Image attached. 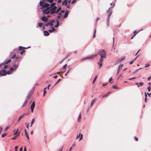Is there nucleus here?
Listing matches in <instances>:
<instances>
[{
  "label": "nucleus",
  "instance_id": "nucleus-61",
  "mask_svg": "<svg viewBox=\"0 0 151 151\" xmlns=\"http://www.w3.org/2000/svg\"><path fill=\"white\" fill-rule=\"evenodd\" d=\"M133 63V60H132L129 62L130 64H132Z\"/></svg>",
  "mask_w": 151,
  "mask_h": 151
},
{
  "label": "nucleus",
  "instance_id": "nucleus-64",
  "mask_svg": "<svg viewBox=\"0 0 151 151\" xmlns=\"http://www.w3.org/2000/svg\"><path fill=\"white\" fill-rule=\"evenodd\" d=\"M107 84V83H104L102 84L103 86H106Z\"/></svg>",
  "mask_w": 151,
  "mask_h": 151
},
{
  "label": "nucleus",
  "instance_id": "nucleus-16",
  "mask_svg": "<svg viewBox=\"0 0 151 151\" xmlns=\"http://www.w3.org/2000/svg\"><path fill=\"white\" fill-rule=\"evenodd\" d=\"M57 9V7L55 6H54L50 8L51 11L55 10Z\"/></svg>",
  "mask_w": 151,
  "mask_h": 151
},
{
  "label": "nucleus",
  "instance_id": "nucleus-4",
  "mask_svg": "<svg viewBox=\"0 0 151 151\" xmlns=\"http://www.w3.org/2000/svg\"><path fill=\"white\" fill-rule=\"evenodd\" d=\"M98 54L101 58H106V54L104 50H101L98 52Z\"/></svg>",
  "mask_w": 151,
  "mask_h": 151
},
{
  "label": "nucleus",
  "instance_id": "nucleus-12",
  "mask_svg": "<svg viewBox=\"0 0 151 151\" xmlns=\"http://www.w3.org/2000/svg\"><path fill=\"white\" fill-rule=\"evenodd\" d=\"M14 67H11L10 68L9 70L7 71V73L8 74H10L12 73V71L14 70Z\"/></svg>",
  "mask_w": 151,
  "mask_h": 151
},
{
  "label": "nucleus",
  "instance_id": "nucleus-6",
  "mask_svg": "<svg viewBox=\"0 0 151 151\" xmlns=\"http://www.w3.org/2000/svg\"><path fill=\"white\" fill-rule=\"evenodd\" d=\"M61 7H59L57 9H56L55 10L51 11V14H52L55 13L57 14L61 10Z\"/></svg>",
  "mask_w": 151,
  "mask_h": 151
},
{
  "label": "nucleus",
  "instance_id": "nucleus-60",
  "mask_svg": "<svg viewBox=\"0 0 151 151\" xmlns=\"http://www.w3.org/2000/svg\"><path fill=\"white\" fill-rule=\"evenodd\" d=\"M60 12L62 13H64L65 12V11L64 10H61Z\"/></svg>",
  "mask_w": 151,
  "mask_h": 151
},
{
  "label": "nucleus",
  "instance_id": "nucleus-25",
  "mask_svg": "<svg viewBox=\"0 0 151 151\" xmlns=\"http://www.w3.org/2000/svg\"><path fill=\"white\" fill-rule=\"evenodd\" d=\"M71 68H70L68 71H67V72L65 73V76H66L67 74H68V73L70 71V70H71Z\"/></svg>",
  "mask_w": 151,
  "mask_h": 151
},
{
  "label": "nucleus",
  "instance_id": "nucleus-53",
  "mask_svg": "<svg viewBox=\"0 0 151 151\" xmlns=\"http://www.w3.org/2000/svg\"><path fill=\"white\" fill-rule=\"evenodd\" d=\"M100 19V18L99 17H97L96 18L95 20L96 21H98V20H99Z\"/></svg>",
  "mask_w": 151,
  "mask_h": 151
},
{
  "label": "nucleus",
  "instance_id": "nucleus-39",
  "mask_svg": "<svg viewBox=\"0 0 151 151\" xmlns=\"http://www.w3.org/2000/svg\"><path fill=\"white\" fill-rule=\"evenodd\" d=\"M42 24H43L42 23H38L39 26L40 27H41L42 25Z\"/></svg>",
  "mask_w": 151,
  "mask_h": 151
},
{
  "label": "nucleus",
  "instance_id": "nucleus-19",
  "mask_svg": "<svg viewBox=\"0 0 151 151\" xmlns=\"http://www.w3.org/2000/svg\"><path fill=\"white\" fill-rule=\"evenodd\" d=\"M11 61V59H9L8 60L6 61H5L4 62V63H5V64H7L9 63Z\"/></svg>",
  "mask_w": 151,
  "mask_h": 151
},
{
  "label": "nucleus",
  "instance_id": "nucleus-23",
  "mask_svg": "<svg viewBox=\"0 0 151 151\" xmlns=\"http://www.w3.org/2000/svg\"><path fill=\"white\" fill-rule=\"evenodd\" d=\"M121 62V60L119 59H118L116 61V62L115 63V65H116L118 64L119 63Z\"/></svg>",
  "mask_w": 151,
  "mask_h": 151
},
{
  "label": "nucleus",
  "instance_id": "nucleus-1",
  "mask_svg": "<svg viewBox=\"0 0 151 151\" xmlns=\"http://www.w3.org/2000/svg\"><path fill=\"white\" fill-rule=\"evenodd\" d=\"M39 5L41 6L40 9L43 14L44 15L51 14V10L50 9L49 4L45 3L44 1H40Z\"/></svg>",
  "mask_w": 151,
  "mask_h": 151
},
{
  "label": "nucleus",
  "instance_id": "nucleus-48",
  "mask_svg": "<svg viewBox=\"0 0 151 151\" xmlns=\"http://www.w3.org/2000/svg\"><path fill=\"white\" fill-rule=\"evenodd\" d=\"M81 133H79V135H78L77 136V137H76V139H78L79 137H80V136L81 135Z\"/></svg>",
  "mask_w": 151,
  "mask_h": 151
},
{
  "label": "nucleus",
  "instance_id": "nucleus-52",
  "mask_svg": "<svg viewBox=\"0 0 151 151\" xmlns=\"http://www.w3.org/2000/svg\"><path fill=\"white\" fill-rule=\"evenodd\" d=\"M147 90L149 92H150V86L148 88Z\"/></svg>",
  "mask_w": 151,
  "mask_h": 151
},
{
  "label": "nucleus",
  "instance_id": "nucleus-33",
  "mask_svg": "<svg viewBox=\"0 0 151 151\" xmlns=\"http://www.w3.org/2000/svg\"><path fill=\"white\" fill-rule=\"evenodd\" d=\"M53 1V0H47L46 1L50 3H52Z\"/></svg>",
  "mask_w": 151,
  "mask_h": 151
},
{
  "label": "nucleus",
  "instance_id": "nucleus-49",
  "mask_svg": "<svg viewBox=\"0 0 151 151\" xmlns=\"http://www.w3.org/2000/svg\"><path fill=\"white\" fill-rule=\"evenodd\" d=\"M18 129H17L16 132L14 133V135L16 134H17V132H18Z\"/></svg>",
  "mask_w": 151,
  "mask_h": 151
},
{
  "label": "nucleus",
  "instance_id": "nucleus-14",
  "mask_svg": "<svg viewBox=\"0 0 151 151\" xmlns=\"http://www.w3.org/2000/svg\"><path fill=\"white\" fill-rule=\"evenodd\" d=\"M49 32H48L47 31H44L43 33L44 34V35L45 36H47L49 35Z\"/></svg>",
  "mask_w": 151,
  "mask_h": 151
},
{
  "label": "nucleus",
  "instance_id": "nucleus-3",
  "mask_svg": "<svg viewBox=\"0 0 151 151\" xmlns=\"http://www.w3.org/2000/svg\"><path fill=\"white\" fill-rule=\"evenodd\" d=\"M57 14L58 15L56 17V20H55L56 24L54 25V27L55 28L58 27L59 26V20H63V16L62 14V13L60 12Z\"/></svg>",
  "mask_w": 151,
  "mask_h": 151
},
{
  "label": "nucleus",
  "instance_id": "nucleus-21",
  "mask_svg": "<svg viewBox=\"0 0 151 151\" xmlns=\"http://www.w3.org/2000/svg\"><path fill=\"white\" fill-rule=\"evenodd\" d=\"M98 64L100 66V68L102 65V62L99 61L98 62Z\"/></svg>",
  "mask_w": 151,
  "mask_h": 151
},
{
  "label": "nucleus",
  "instance_id": "nucleus-5",
  "mask_svg": "<svg viewBox=\"0 0 151 151\" xmlns=\"http://www.w3.org/2000/svg\"><path fill=\"white\" fill-rule=\"evenodd\" d=\"M97 55L96 54H95V55H91V56H87L85 58H82L81 60V61H83L85 60L91 59H93V58H95L96 56Z\"/></svg>",
  "mask_w": 151,
  "mask_h": 151
},
{
  "label": "nucleus",
  "instance_id": "nucleus-8",
  "mask_svg": "<svg viewBox=\"0 0 151 151\" xmlns=\"http://www.w3.org/2000/svg\"><path fill=\"white\" fill-rule=\"evenodd\" d=\"M35 106V102L33 101L30 106V108L31 109V111L32 112L33 111L34 108Z\"/></svg>",
  "mask_w": 151,
  "mask_h": 151
},
{
  "label": "nucleus",
  "instance_id": "nucleus-20",
  "mask_svg": "<svg viewBox=\"0 0 151 151\" xmlns=\"http://www.w3.org/2000/svg\"><path fill=\"white\" fill-rule=\"evenodd\" d=\"M95 100L93 99L91 101V106H93V104L94 103Z\"/></svg>",
  "mask_w": 151,
  "mask_h": 151
},
{
  "label": "nucleus",
  "instance_id": "nucleus-13",
  "mask_svg": "<svg viewBox=\"0 0 151 151\" xmlns=\"http://www.w3.org/2000/svg\"><path fill=\"white\" fill-rule=\"evenodd\" d=\"M123 65H119L118 67V68L117 71V74H118L119 73V70L120 68H121L122 67Z\"/></svg>",
  "mask_w": 151,
  "mask_h": 151
},
{
  "label": "nucleus",
  "instance_id": "nucleus-63",
  "mask_svg": "<svg viewBox=\"0 0 151 151\" xmlns=\"http://www.w3.org/2000/svg\"><path fill=\"white\" fill-rule=\"evenodd\" d=\"M18 148V147L17 146H16L15 147V151H17V149Z\"/></svg>",
  "mask_w": 151,
  "mask_h": 151
},
{
  "label": "nucleus",
  "instance_id": "nucleus-31",
  "mask_svg": "<svg viewBox=\"0 0 151 151\" xmlns=\"http://www.w3.org/2000/svg\"><path fill=\"white\" fill-rule=\"evenodd\" d=\"M61 79H59L58 81L56 82V83H55V84H54V85L52 87V88H53V87L55 85H56V84H57L60 81H61Z\"/></svg>",
  "mask_w": 151,
  "mask_h": 151
},
{
  "label": "nucleus",
  "instance_id": "nucleus-36",
  "mask_svg": "<svg viewBox=\"0 0 151 151\" xmlns=\"http://www.w3.org/2000/svg\"><path fill=\"white\" fill-rule=\"evenodd\" d=\"M103 58H104L101 57V58L99 59V61L102 62L103 60Z\"/></svg>",
  "mask_w": 151,
  "mask_h": 151
},
{
  "label": "nucleus",
  "instance_id": "nucleus-30",
  "mask_svg": "<svg viewBox=\"0 0 151 151\" xmlns=\"http://www.w3.org/2000/svg\"><path fill=\"white\" fill-rule=\"evenodd\" d=\"M34 122V119H33L31 121V125H30V127H31L32 126V125L33 123V122Z\"/></svg>",
  "mask_w": 151,
  "mask_h": 151
},
{
  "label": "nucleus",
  "instance_id": "nucleus-7",
  "mask_svg": "<svg viewBox=\"0 0 151 151\" xmlns=\"http://www.w3.org/2000/svg\"><path fill=\"white\" fill-rule=\"evenodd\" d=\"M7 74V72L4 69H2L0 70V75L1 76H4Z\"/></svg>",
  "mask_w": 151,
  "mask_h": 151
},
{
  "label": "nucleus",
  "instance_id": "nucleus-29",
  "mask_svg": "<svg viewBox=\"0 0 151 151\" xmlns=\"http://www.w3.org/2000/svg\"><path fill=\"white\" fill-rule=\"evenodd\" d=\"M140 31H139L137 32L136 31H134L133 33L134 36H135Z\"/></svg>",
  "mask_w": 151,
  "mask_h": 151
},
{
  "label": "nucleus",
  "instance_id": "nucleus-28",
  "mask_svg": "<svg viewBox=\"0 0 151 151\" xmlns=\"http://www.w3.org/2000/svg\"><path fill=\"white\" fill-rule=\"evenodd\" d=\"M96 30L95 29L94 30V33H93V38H94V37H96Z\"/></svg>",
  "mask_w": 151,
  "mask_h": 151
},
{
  "label": "nucleus",
  "instance_id": "nucleus-62",
  "mask_svg": "<svg viewBox=\"0 0 151 151\" xmlns=\"http://www.w3.org/2000/svg\"><path fill=\"white\" fill-rule=\"evenodd\" d=\"M136 78V77H133L132 78H130L129 79V80H131L132 79H135Z\"/></svg>",
  "mask_w": 151,
  "mask_h": 151
},
{
  "label": "nucleus",
  "instance_id": "nucleus-9",
  "mask_svg": "<svg viewBox=\"0 0 151 151\" xmlns=\"http://www.w3.org/2000/svg\"><path fill=\"white\" fill-rule=\"evenodd\" d=\"M69 13V12L68 10H66L64 14V16L63 17V20L64 19L66 18L68 15Z\"/></svg>",
  "mask_w": 151,
  "mask_h": 151
},
{
  "label": "nucleus",
  "instance_id": "nucleus-50",
  "mask_svg": "<svg viewBox=\"0 0 151 151\" xmlns=\"http://www.w3.org/2000/svg\"><path fill=\"white\" fill-rule=\"evenodd\" d=\"M16 57V55L15 54V55H14L12 57H11V58L12 59H13L15 58Z\"/></svg>",
  "mask_w": 151,
  "mask_h": 151
},
{
  "label": "nucleus",
  "instance_id": "nucleus-15",
  "mask_svg": "<svg viewBox=\"0 0 151 151\" xmlns=\"http://www.w3.org/2000/svg\"><path fill=\"white\" fill-rule=\"evenodd\" d=\"M68 4V0H64L62 2V4L65 6L67 5Z\"/></svg>",
  "mask_w": 151,
  "mask_h": 151
},
{
  "label": "nucleus",
  "instance_id": "nucleus-26",
  "mask_svg": "<svg viewBox=\"0 0 151 151\" xmlns=\"http://www.w3.org/2000/svg\"><path fill=\"white\" fill-rule=\"evenodd\" d=\"M24 116V114H22V115L20 116V117L19 118V119L18 120V122H19V120L22 118H23V117Z\"/></svg>",
  "mask_w": 151,
  "mask_h": 151
},
{
  "label": "nucleus",
  "instance_id": "nucleus-11",
  "mask_svg": "<svg viewBox=\"0 0 151 151\" xmlns=\"http://www.w3.org/2000/svg\"><path fill=\"white\" fill-rule=\"evenodd\" d=\"M41 19L43 21L46 22L48 19L46 17L44 16L41 17Z\"/></svg>",
  "mask_w": 151,
  "mask_h": 151
},
{
  "label": "nucleus",
  "instance_id": "nucleus-38",
  "mask_svg": "<svg viewBox=\"0 0 151 151\" xmlns=\"http://www.w3.org/2000/svg\"><path fill=\"white\" fill-rule=\"evenodd\" d=\"M83 136V134H81L80 135V137L79 141H80L82 139Z\"/></svg>",
  "mask_w": 151,
  "mask_h": 151
},
{
  "label": "nucleus",
  "instance_id": "nucleus-22",
  "mask_svg": "<svg viewBox=\"0 0 151 151\" xmlns=\"http://www.w3.org/2000/svg\"><path fill=\"white\" fill-rule=\"evenodd\" d=\"M111 14H112V12L111 11H109V13L107 15V17H110L111 15Z\"/></svg>",
  "mask_w": 151,
  "mask_h": 151
},
{
  "label": "nucleus",
  "instance_id": "nucleus-40",
  "mask_svg": "<svg viewBox=\"0 0 151 151\" xmlns=\"http://www.w3.org/2000/svg\"><path fill=\"white\" fill-rule=\"evenodd\" d=\"M43 91H44V92H43V96H45V94L46 93V91L45 90V89H44Z\"/></svg>",
  "mask_w": 151,
  "mask_h": 151
},
{
  "label": "nucleus",
  "instance_id": "nucleus-59",
  "mask_svg": "<svg viewBox=\"0 0 151 151\" xmlns=\"http://www.w3.org/2000/svg\"><path fill=\"white\" fill-rule=\"evenodd\" d=\"M7 67V65H5L4 66V67L3 68H3L4 69H6Z\"/></svg>",
  "mask_w": 151,
  "mask_h": 151
},
{
  "label": "nucleus",
  "instance_id": "nucleus-18",
  "mask_svg": "<svg viewBox=\"0 0 151 151\" xmlns=\"http://www.w3.org/2000/svg\"><path fill=\"white\" fill-rule=\"evenodd\" d=\"M55 3H51L50 4H49V6H50V8L52 7L53 6H54V5H55Z\"/></svg>",
  "mask_w": 151,
  "mask_h": 151
},
{
  "label": "nucleus",
  "instance_id": "nucleus-56",
  "mask_svg": "<svg viewBox=\"0 0 151 151\" xmlns=\"http://www.w3.org/2000/svg\"><path fill=\"white\" fill-rule=\"evenodd\" d=\"M117 87L116 86H113V88L114 89H116L117 88Z\"/></svg>",
  "mask_w": 151,
  "mask_h": 151
},
{
  "label": "nucleus",
  "instance_id": "nucleus-37",
  "mask_svg": "<svg viewBox=\"0 0 151 151\" xmlns=\"http://www.w3.org/2000/svg\"><path fill=\"white\" fill-rule=\"evenodd\" d=\"M6 64L5 63H4V62H3V63H2L0 64V68L1 67V66L3 65H5Z\"/></svg>",
  "mask_w": 151,
  "mask_h": 151
},
{
  "label": "nucleus",
  "instance_id": "nucleus-44",
  "mask_svg": "<svg viewBox=\"0 0 151 151\" xmlns=\"http://www.w3.org/2000/svg\"><path fill=\"white\" fill-rule=\"evenodd\" d=\"M114 6V4H113V6H112V7L111 6V7H110L109 8V10H110V11H111V9H112L113 7Z\"/></svg>",
  "mask_w": 151,
  "mask_h": 151
},
{
  "label": "nucleus",
  "instance_id": "nucleus-27",
  "mask_svg": "<svg viewBox=\"0 0 151 151\" xmlns=\"http://www.w3.org/2000/svg\"><path fill=\"white\" fill-rule=\"evenodd\" d=\"M81 114L79 115V116H78V122H79L81 119Z\"/></svg>",
  "mask_w": 151,
  "mask_h": 151
},
{
  "label": "nucleus",
  "instance_id": "nucleus-47",
  "mask_svg": "<svg viewBox=\"0 0 151 151\" xmlns=\"http://www.w3.org/2000/svg\"><path fill=\"white\" fill-rule=\"evenodd\" d=\"M67 66V64H66L63 67V68L65 69L66 68Z\"/></svg>",
  "mask_w": 151,
  "mask_h": 151
},
{
  "label": "nucleus",
  "instance_id": "nucleus-42",
  "mask_svg": "<svg viewBox=\"0 0 151 151\" xmlns=\"http://www.w3.org/2000/svg\"><path fill=\"white\" fill-rule=\"evenodd\" d=\"M119 59L120 60H121V62L122 61L124 60L125 58L124 57H122V58H121Z\"/></svg>",
  "mask_w": 151,
  "mask_h": 151
},
{
  "label": "nucleus",
  "instance_id": "nucleus-34",
  "mask_svg": "<svg viewBox=\"0 0 151 151\" xmlns=\"http://www.w3.org/2000/svg\"><path fill=\"white\" fill-rule=\"evenodd\" d=\"M97 76H96L95 77V78H94V79H93V83H94V82H95V81H96L97 78Z\"/></svg>",
  "mask_w": 151,
  "mask_h": 151
},
{
  "label": "nucleus",
  "instance_id": "nucleus-32",
  "mask_svg": "<svg viewBox=\"0 0 151 151\" xmlns=\"http://www.w3.org/2000/svg\"><path fill=\"white\" fill-rule=\"evenodd\" d=\"M141 69V68H140L136 70L133 73V74L135 73H137L139 70L140 69Z\"/></svg>",
  "mask_w": 151,
  "mask_h": 151
},
{
  "label": "nucleus",
  "instance_id": "nucleus-45",
  "mask_svg": "<svg viewBox=\"0 0 151 151\" xmlns=\"http://www.w3.org/2000/svg\"><path fill=\"white\" fill-rule=\"evenodd\" d=\"M150 65L149 64H147L145 65V68H147V67H149V66H150Z\"/></svg>",
  "mask_w": 151,
  "mask_h": 151
},
{
  "label": "nucleus",
  "instance_id": "nucleus-17",
  "mask_svg": "<svg viewBox=\"0 0 151 151\" xmlns=\"http://www.w3.org/2000/svg\"><path fill=\"white\" fill-rule=\"evenodd\" d=\"M19 50H23L25 49V47H24L22 46H20L19 47Z\"/></svg>",
  "mask_w": 151,
  "mask_h": 151
},
{
  "label": "nucleus",
  "instance_id": "nucleus-2",
  "mask_svg": "<svg viewBox=\"0 0 151 151\" xmlns=\"http://www.w3.org/2000/svg\"><path fill=\"white\" fill-rule=\"evenodd\" d=\"M56 23V21L54 19H52L49 22L45 24H44L43 27H46L47 28L49 29H49L48 31L50 33H52L55 30V27H53V24Z\"/></svg>",
  "mask_w": 151,
  "mask_h": 151
},
{
  "label": "nucleus",
  "instance_id": "nucleus-35",
  "mask_svg": "<svg viewBox=\"0 0 151 151\" xmlns=\"http://www.w3.org/2000/svg\"><path fill=\"white\" fill-rule=\"evenodd\" d=\"M112 77L111 78H110L109 79V83H112V82H111V81L112 80Z\"/></svg>",
  "mask_w": 151,
  "mask_h": 151
},
{
  "label": "nucleus",
  "instance_id": "nucleus-10",
  "mask_svg": "<svg viewBox=\"0 0 151 151\" xmlns=\"http://www.w3.org/2000/svg\"><path fill=\"white\" fill-rule=\"evenodd\" d=\"M110 17H107L106 18V26L107 27L109 26Z\"/></svg>",
  "mask_w": 151,
  "mask_h": 151
},
{
  "label": "nucleus",
  "instance_id": "nucleus-41",
  "mask_svg": "<svg viewBox=\"0 0 151 151\" xmlns=\"http://www.w3.org/2000/svg\"><path fill=\"white\" fill-rule=\"evenodd\" d=\"M76 1H77L76 0H73L71 2V3L72 4H74L76 2Z\"/></svg>",
  "mask_w": 151,
  "mask_h": 151
},
{
  "label": "nucleus",
  "instance_id": "nucleus-57",
  "mask_svg": "<svg viewBox=\"0 0 151 151\" xmlns=\"http://www.w3.org/2000/svg\"><path fill=\"white\" fill-rule=\"evenodd\" d=\"M108 95V94H105L103 96H102V97H106Z\"/></svg>",
  "mask_w": 151,
  "mask_h": 151
},
{
  "label": "nucleus",
  "instance_id": "nucleus-58",
  "mask_svg": "<svg viewBox=\"0 0 151 151\" xmlns=\"http://www.w3.org/2000/svg\"><path fill=\"white\" fill-rule=\"evenodd\" d=\"M134 139H135V141H137L138 140V138L136 137H134Z\"/></svg>",
  "mask_w": 151,
  "mask_h": 151
},
{
  "label": "nucleus",
  "instance_id": "nucleus-55",
  "mask_svg": "<svg viewBox=\"0 0 151 151\" xmlns=\"http://www.w3.org/2000/svg\"><path fill=\"white\" fill-rule=\"evenodd\" d=\"M24 52V50H22V51H21L20 52V54H21V55H22L23 54V53Z\"/></svg>",
  "mask_w": 151,
  "mask_h": 151
},
{
  "label": "nucleus",
  "instance_id": "nucleus-54",
  "mask_svg": "<svg viewBox=\"0 0 151 151\" xmlns=\"http://www.w3.org/2000/svg\"><path fill=\"white\" fill-rule=\"evenodd\" d=\"M25 135H26V137H27V139H29V136L28 135V134H25Z\"/></svg>",
  "mask_w": 151,
  "mask_h": 151
},
{
  "label": "nucleus",
  "instance_id": "nucleus-46",
  "mask_svg": "<svg viewBox=\"0 0 151 151\" xmlns=\"http://www.w3.org/2000/svg\"><path fill=\"white\" fill-rule=\"evenodd\" d=\"M6 133L3 134H2L1 137H5V136H6Z\"/></svg>",
  "mask_w": 151,
  "mask_h": 151
},
{
  "label": "nucleus",
  "instance_id": "nucleus-51",
  "mask_svg": "<svg viewBox=\"0 0 151 151\" xmlns=\"http://www.w3.org/2000/svg\"><path fill=\"white\" fill-rule=\"evenodd\" d=\"M73 146V144L70 147L69 149V151H71L72 150V147Z\"/></svg>",
  "mask_w": 151,
  "mask_h": 151
},
{
  "label": "nucleus",
  "instance_id": "nucleus-43",
  "mask_svg": "<svg viewBox=\"0 0 151 151\" xmlns=\"http://www.w3.org/2000/svg\"><path fill=\"white\" fill-rule=\"evenodd\" d=\"M17 135H16L15 136H14V137L12 138V140H14V139H16L17 138Z\"/></svg>",
  "mask_w": 151,
  "mask_h": 151
},
{
  "label": "nucleus",
  "instance_id": "nucleus-24",
  "mask_svg": "<svg viewBox=\"0 0 151 151\" xmlns=\"http://www.w3.org/2000/svg\"><path fill=\"white\" fill-rule=\"evenodd\" d=\"M18 65L14 64L13 65V67H14V69H16L18 68Z\"/></svg>",
  "mask_w": 151,
  "mask_h": 151
}]
</instances>
